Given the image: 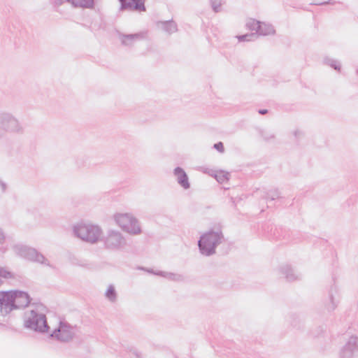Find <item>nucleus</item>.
<instances>
[{
    "label": "nucleus",
    "instance_id": "1",
    "mask_svg": "<svg viewBox=\"0 0 358 358\" xmlns=\"http://www.w3.org/2000/svg\"><path fill=\"white\" fill-rule=\"evenodd\" d=\"M31 298L26 292L9 290L0 292V315H6L15 309L27 307Z\"/></svg>",
    "mask_w": 358,
    "mask_h": 358
},
{
    "label": "nucleus",
    "instance_id": "2",
    "mask_svg": "<svg viewBox=\"0 0 358 358\" xmlns=\"http://www.w3.org/2000/svg\"><path fill=\"white\" fill-rule=\"evenodd\" d=\"M224 235L220 229H210L203 234L198 241V247L201 255L210 257L216 252V248L224 241Z\"/></svg>",
    "mask_w": 358,
    "mask_h": 358
},
{
    "label": "nucleus",
    "instance_id": "3",
    "mask_svg": "<svg viewBox=\"0 0 358 358\" xmlns=\"http://www.w3.org/2000/svg\"><path fill=\"white\" fill-rule=\"evenodd\" d=\"M73 231L76 237L92 244L99 240L102 233V230L99 226L85 223L75 225Z\"/></svg>",
    "mask_w": 358,
    "mask_h": 358
},
{
    "label": "nucleus",
    "instance_id": "4",
    "mask_svg": "<svg viewBox=\"0 0 358 358\" xmlns=\"http://www.w3.org/2000/svg\"><path fill=\"white\" fill-rule=\"evenodd\" d=\"M0 129L4 135L6 133L22 134L24 127L20 121L11 113L0 111Z\"/></svg>",
    "mask_w": 358,
    "mask_h": 358
},
{
    "label": "nucleus",
    "instance_id": "5",
    "mask_svg": "<svg viewBox=\"0 0 358 358\" xmlns=\"http://www.w3.org/2000/svg\"><path fill=\"white\" fill-rule=\"evenodd\" d=\"M36 309L30 311L24 320V327L38 332H45L48 329L45 315L38 313V308H43L42 304L36 305Z\"/></svg>",
    "mask_w": 358,
    "mask_h": 358
},
{
    "label": "nucleus",
    "instance_id": "6",
    "mask_svg": "<svg viewBox=\"0 0 358 358\" xmlns=\"http://www.w3.org/2000/svg\"><path fill=\"white\" fill-rule=\"evenodd\" d=\"M13 250L17 255L28 261L51 266L48 259L34 248L24 245H15Z\"/></svg>",
    "mask_w": 358,
    "mask_h": 358
},
{
    "label": "nucleus",
    "instance_id": "7",
    "mask_svg": "<svg viewBox=\"0 0 358 358\" xmlns=\"http://www.w3.org/2000/svg\"><path fill=\"white\" fill-rule=\"evenodd\" d=\"M115 220L124 231L131 234L137 235L141 233L138 220L128 213L115 215Z\"/></svg>",
    "mask_w": 358,
    "mask_h": 358
},
{
    "label": "nucleus",
    "instance_id": "8",
    "mask_svg": "<svg viewBox=\"0 0 358 358\" xmlns=\"http://www.w3.org/2000/svg\"><path fill=\"white\" fill-rule=\"evenodd\" d=\"M102 241L106 249L110 250H119L124 248L127 241L122 234L116 230H108Z\"/></svg>",
    "mask_w": 358,
    "mask_h": 358
},
{
    "label": "nucleus",
    "instance_id": "9",
    "mask_svg": "<svg viewBox=\"0 0 358 358\" xmlns=\"http://www.w3.org/2000/svg\"><path fill=\"white\" fill-rule=\"evenodd\" d=\"M340 358H354L358 356V337L351 336L339 352Z\"/></svg>",
    "mask_w": 358,
    "mask_h": 358
},
{
    "label": "nucleus",
    "instance_id": "10",
    "mask_svg": "<svg viewBox=\"0 0 358 358\" xmlns=\"http://www.w3.org/2000/svg\"><path fill=\"white\" fill-rule=\"evenodd\" d=\"M73 336L74 333L72 331L71 326L63 322L59 323V327L51 335V336L62 342H69L72 340Z\"/></svg>",
    "mask_w": 358,
    "mask_h": 358
},
{
    "label": "nucleus",
    "instance_id": "11",
    "mask_svg": "<svg viewBox=\"0 0 358 358\" xmlns=\"http://www.w3.org/2000/svg\"><path fill=\"white\" fill-rule=\"evenodd\" d=\"M120 3V10H136L145 11V0H119Z\"/></svg>",
    "mask_w": 358,
    "mask_h": 358
},
{
    "label": "nucleus",
    "instance_id": "12",
    "mask_svg": "<svg viewBox=\"0 0 358 358\" xmlns=\"http://www.w3.org/2000/svg\"><path fill=\"white\" fill-rule=\"evenodd\" d=\"M173 174L176 178L177 182L184 189L190 188V182L189 178L185 170L180 167L177 166L173 169Z\"/></svg>",
    "mask_w": 358,
    "mask_h": 358
},
{
    "label": "nucleus",
    "instance_id": "13",
    "mask_svg": "<svg viewBox=\"0 0 358 358\" xmlns=\"http://www.w3.org/2000/svg\"><path fill=\"white\" fill-rule=\"evenodd\" d=\"M118 35L122 45L129 47L132 46L136 41L141 40L144 37L141 32L129 34L119 33Z\"/></svg>",
    "mask_w": 358,
    "mask_h": 358
},
{
    "label": "nucleus",
    "instance_id": "14",
    "mask_svg": "<svg viewBox=\"0 0 358 358\" xmlns=\"http://www.w3.org/2000/svg\"><path fill=\"white\" fill-rule=\"evenodd\" d=\"M280 271L288 282H293L301 279V275L296 273L293 268L288 264L281 266L280 267Z\"/></svg>",
    "mask_w": 358,
    "mask_h": 358
},
{
    "label": "nucleus",
    "instance_id": "15",
    "mask_svg": "<svg viewBox=\"0 0 358 358\" xmlns=\"http://www.w3.org/2000/svg\"><path fill=\"white\" fill-rule=\"evenodd\" d=\"M275 32L273 27L271 24H266L264 22H260L258 28L257 33L256 34L257 38L258 36H267L274 34Z\"/></svg>",
    "mask_w": 358,
    "mask_h": 358
},
{
    "label": "nucleus",
    "instance_id": "16",
    "mask_svg": "<svg viewBox=\"0 0 358 358\" xmlns=\"http://www.w3.org/2000/svg\"><path fill=\"white\" fill-rule=\"evenodd\" d=\"M158 24H161L162 29L169 34L178 31L177 24L173 20L159 22Z\"/></svg>",
    "mask_w": 358,
    "mask_h": 358
},
{
    "label": "nucleus",
    "instance_id": "17",
    "mask_svg": "<svg viewBox=\"0 0 358 358\" xmlns=\"http://www.w3.org/2000/svg\"><path fill=\"white\" fill-rule=\"evenodd\" d=\"M73 7L92 8L94 6V0H69Z\"/></svg>",
    "mask_w": 358,
    "mask_h": 358
},
{
    "label": "nucleus",
    "instance_id": "18",
    "mask_svg": "<svg viewBox=\"0 0 358 358\" xmlns=\"http://www.w3.org/2000/svg\"><path fill=\"white\" fill-rule=\"evenodd\" d=\"M156 274H157V275L162 276L164 278H166L173 280V281L179 282V281L183 280V279H184V278L182 275L178 274V273H174L159 271Z\"/></svg>",
    "mask_w": 358,
    "mask_h": 358
},
{
    "label": "nucleus",
    "instance_id": "19",
    "mask_svg": "<svg viewBox=\"0 0 358 358\" xmlns=\"http://www.w3.org/2000/svg\"><path fill=\"white\" fill-rule=\"evenodd\" d=\"M336 292V287H331L330 291H329V303L326 304V308L328 311H333L335 310V308L337 307L338 301H336L334 299V294L333 292Z\"/></svg>",
    "mask_w": 358,
    "mask_h": 358
},
{
    "label": "nucleus",
    "instance_id": "20",
    "mask_svg": "<svg viewBox=\"0 0 358 358\" xmlns=\"http://www.w3.org/2000/svg\"><path fill=\"white\" fill-rule=\"evenodd\" d=\"M105 295L106 298L111 302H114L117 298V293L113 285H110L106 291Z\"/></svg>",
    "mask_w": 358,
    "mask_h": 358
},
{
    "label": "nucleus",
    "instance_id": "21",
    "mask_svg": "<svg viewBox=\"0 0 358 358\" xmlns=\"http://www.w3.org/2000/svg\"><path fill=\"white\" fill-rule=\"evenodd\" d=\"M260 22V21L256 20L255 19H250L246 23V27L249 30L255 31V33H257Z\"/></svg>",
    "mask_w": 358,
    "mask_h": 358
},
{
    "label": "nucleus",
    "instance_id": "22",
    "mask_svg": "<svg viewBox=\"0 0 358 358\" xmlns=\"http://www.w3.org/2000/svg\"><path fill=\"white\" fill-rule=\"evenodd\" d=\"M239 42L242 41H252L257 38L256 34L255 33H250V34H245L243 35H238L236 36Z\"/></svg>",
    "mask_w": 358,
    "mask_h": 358
},
{
    "label": "nucleus",
    "instance_id": "23",
    "mask_svg": "<svg viewBox=\"0 0 358 358\" xmlns=\"http://www.w3.org/2000/svg\"><path fill=\"white\" fill-rule=\"evenodd\" d=\"M280 197V193L278 189H275L274 190H271L266 193V194L264 196V198L265 199H270L271 201H273L276 199H278Z\"/></svg>",
    "mask_w": 358,
    "mask_h": 358
},
{
    "label": "nucleus",
    "instance_id": "24",
    "mask_svg": "<svg viewBox=\"0 0 358 358\" xmlns=\"http://www.w3.org/2000/svg\"><path fill=\"white\" fill-rule=\"evenodd\" d=\"M211 8L215 13H219L222 10V0H209Z\"/></svg>",
    "mask_w": 358,
    "mask_h": 358
},
{
    "label": "nucleus",
    "instance_id": "25",
    "mask_svg": "<svg viewBox=\"0 0 358 358\" xmlns=\"http://www.w3.org/2000/svg\"><path fill=\"white\" fill-rule=\"evenodd\" d=\"M325 64L330 66L331 68L336 71L341 70V64L338 61L331 59V58H326L324 59Z\"/></svg>",
    "mask_w": 358,
    "mask_h": 358
},
{
    "label": "nucleus",
    "instance_id": "26",
    "mask_svg": "<svg viewBox=\"0 0 358 358\" xmlns=\"http://www.w3.org/2000/svg\"><path fill=\"white\" fill-rule=\"evenodd\" d=\"M0 277L6 279H9L13 278L14 275L10 271L6 270L3 267L0 266Z\"/></svg>",
    "mask_w": 358,
    "mask_h": 358
},
{
    "label": "nucleus",
    "instance_id": "27",
    "mask_svg": "<svg viewBox=\"0 0 358 358\" xmlns=\"http://www.w3.org/2000/svg\"><path fill=\"white\" fill-rule=\"evenodd\" d=\"M259 133L260 136L266 141L273 139L275 138V135L273 134H271V133L266 131L264 130H262V129H259Z\"/></svg>",
    "mask_w": 358,
    "mask_h": 358
},
{
    "label": "nucleus",
    "instance_id": "28",
    "mask_svg": "<svg viewBox=\"0 0 358 358\" xmlns=\"http://www.w3.org/2000/svg\"><path fill=\"white\" fill-rule=\"evenodd\" d=\"M217 182H224L225 180H229L228 173L225 172H221L218 175L215 176Z\"/></svg>",
    "mask_w": 358,
    "mask_h": 358
},
{
    "label": "nucleus",
    "instance_id": "29",
    "mask_svg": "<svg viewBox=\"0 0 358 358\" xmlns=\"http://www.w3.org/2000/svg\"><path fill=\"white\" fill-rule=\"evenodd\" d=\"M213 148L217 150L220 153H223L224 152V147L222 142L220 141L213 145Z\"/></svg>",
    "mask_w": 358,
    "mask_h": 358
},
{
    "label": "nucleus",
    "instance_id": "30",
    "mask_svg": "<svg viewBox=\"0 0 358 358\" xmlns=\"http://www.w3.org/2000/svg\"><path fill=\"white\" fill-rule=\"evenodd\" d=\"M291 318H292V320L290 321L291 324L294 327H297L298 324L300 322V320H299V317L296 315H292Z\"/></svg>",
    "mask_w": 358,
    "mask_h": 358
},
{
    "label": "nucleus",
    "instance_id": "31",
    "mask_svg": "<svg viewBox=\"0 0 358 358\" xmlns=\"http://www.w3.org/2000/svg\"><path fill=\"white\" fill-rule=\"evenodd\" d=\"M294 135L296 139H299L303 136V132L301 130L297 129L294 131Z\"/></svg>",
    "mask_w": 358,
    "mask_h": 358
},
{
    "label": "nucleus",
    "instance_id": "32",
    "mask_svg": "<svg viewBox=\"0 0 358 358\" xmlns=\"http://www.w3.org/2000/svg\"><path fill=\"white\" fill-rule=\"evenodd\" d=\"M6 241V236L2 231V229L0 228V244H3Z\"/></svg>",
    "mask_w": 358,
    "mask_h": 358
},
{
    "label": "nucleus",
    "instance_id": "33",
    "mask_svg": "<svg viewBox=\"0 0 358 358\" xmlns=\"http://www.w3.org/2000/svg\"><path fill=\"white\" fill-rule=\"evenodd\" d=\"M0 188L2 192H5L7 189V185L1 179H0Z\"/></svg>",
    "mask_w": 358,
    "mask_h": 358
},
{
    "label": "nucleus",
    "instance_id": "34",
    "mask_svg": "<svg viewBox=\"0 0 358 358\" xmlns=\"http://www.w3.org/2000/svg\"><path fill=\"white\" fill-rule=\"evenodd\" d=\"M280 231L281 232H282V229H278L277 228L275 229L274 231H273V236L277 238V239H280Z\"/></svg>",
    "mask_w": 358,
    "mask_h": 358
},
{
    "label": "nucleus",
    "instance_id": "35",
    "mask_svg": "<svg viewBox=\"0 0 358 358\" xmlns=\"http://www.w3.org/2000/svg\"><path fill=\"white\" fill-rule=\"evenodd\" d=\"M64 2H69V0H55L54 1V4L56 6H61L62 4H63Z\"/></svg>",
    "mask_w": 358,
    "mask_h": 358
},
{
    "label": "nucleus",
    "instance_id": "36",
    "mask_svg": "<svg viewBox=\"0 0 358 358\" xmlns=\"http://www.w3.org/2000/svg\"><path fill=\"white\" fill-rule=\"evenodd\" d=\"M141 269L143 270H145V271H147L148 273H152V274H155V275H157L156 273H157L159 271H154L153 269L152 268H141Z\"/></svg>",
    "mask_w": 358,
    "mask_h": 358
},
{
    "label": "nucleus",
    "instance_id": "37",
    "mask_svg": "<svg viewBox=\"0 0 358 358\" xmlns=\"http://www.w3.org/2000/svg\"><path fill=\"white\" fill-rule=\"evenodd\" d=\"M330 3H333V2L331 1V0H329L328 1H324V2H320V3H315V5H327V4H330Z\"/></svg>",
    "mask_w": 358,
    "mask_h": 358
},
{
    "label": "nucleus",
    "instance_id": "38",
    "mask_svg": "<svg viewBox=\"0 0 358 358\" xmlns=\"http://www.w3.org/2000/svg\"><path fill=\"white\" fill-rule=\"evenodd\" d=\"M258 113L260 114V115H265L268 113V110L267 109H259L258 110Z\"/></svg>",
    "mask_w": 358,
    "mask_h": 358
},
{
    "label": "nucleus",
    "instance_id": "39",
    "mask_svg": "<svg viewBox=\"0 0 358 358\" xmlns=\"http://www.w3.org/2000/svg\"><path fill=\"white\" fill-rule=\"evenodd\" d=\"M134 355H135L136 358H141L140 355L138 352H135Z\"/></svg>",
    "mask_w": 358,
    "mask_h": 358
},
{
    "label": "nucleus",
    "instance_id": "40",
    "mask_svg": "<svg viewBox=\"0 0 358 358\" xmlns=\"http://www.w3.org/2000/svg\"><path fill=\"white\" fill-rule=\"evenodd\" d=\"M77 164H78V166L79 167H80V166H82L81 164H79V162H78V161H77Z\"/></svg>",
    "mask_w": 358,
    "mask_h": 358
},
{
    "label": "nucleus",
    "instance_id": "41",
    "mask_svg": "<svg viewBox=\"0 0 358 358\" xmlns=\"http://www.w3.org/2000/svg\"><path fill=\"white\" fill-rule=\"evenodd\" d=\"M357 74H358V70L357 71Z\"/></svg>",
    "mask_w": 358,
    "mask_h": 358
},
{
    "label": "nucleus",
    "instance_id": "42",
    "mask_svg": "<svg viewBox=\"0 0 358 358\" xmlns=\"http://www.w3.org/2000/svg\"><path fill=\"white\" fill-rule=\"evenodd\" d=\"M175 358H177V357H175Z\"/></svg>",
    "mask_w": 358,
    "mask_h": 358
}]
</instances>
